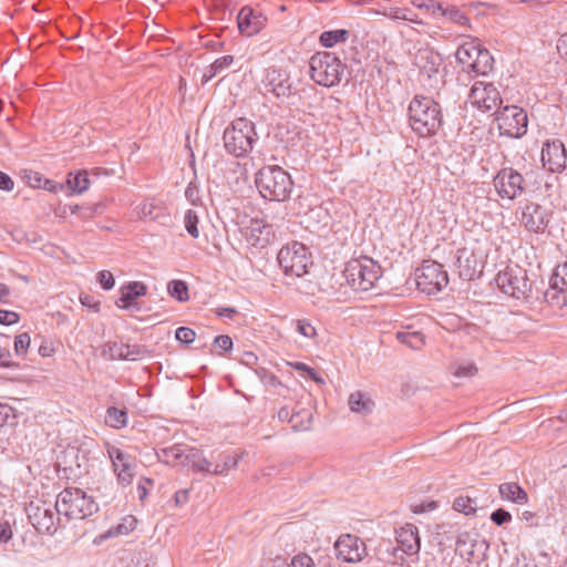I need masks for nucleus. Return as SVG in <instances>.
Returning a JSON list of instances; mask_svg holds the SVG:
<instances>
[{"label":"nucleus","instance_id":"nucleus-33","mask_svg":"<svg viewBox=\"0 0 567 567\" xmlns=\"http://www.w3.org/2000/svg\"><path fill=\"white\" fill-rule=\"evenodd\" d=\"M233 62H234L233 55H224V56L216 59L210 65L205 68L203 76H202V84H206L207 82H209L218 73H220L221 71L229 68Z\"/></svg>","mask_w":567,"mask_h":567},{"label":"nucleus","instance_id":"nucleus-21","mask_svg":"<svg viewBox=\"0 0 567 567\" xmlns=\"http://www.w3.org/2000/svg\"><path fill=\"white\" fill-rule=\"evenodd\" d=\"M398 550L409 555L415 556L421 548L420 536L417 527L412 524H406L396 529Z\"/></svg>","mask_w":567,"mask_h":567},{"label":"nucleus","instance_id":"nucleus-30","mask_svg":"<svg viewBox=\"0 0 567 567\" xmlns=\"http://www.w3.org/2000/svg\"><path fill=\"white\" fill-rule=\"evenodd\" d=\"M267 91L271 92L278 99L290 95L291 84L286 79H281V74L277 71L268 73Z\"/></svg>","mask_w":567,"mask_h":567},{"label":"nucleus","instance_id":"nucleus-36","mask_svg":"<svg viewBox=\"0 0 567 567\" xmlns=\"http://www.w3.org/2000/svg\"><path fill=\"white\" fill-rule=\"evenodd\" d=\"M187 465H190L193 468H195L198 472L212 473V474H213V468L215 466L214 463H212L206 457H204L202 455V453L196 449H193L192 451H189Z\"/></svg>","mask_w":567,"mask_h":567},{"label":"nucleus","instance_id":"nucleus-39","mask_svg":"<svg viewBox=\"0 0 567 567\" xmlns=\"http://www.w3.org/2000/svg\"><path fill=\"white\" fill-rule=\"evenodd\" d=\"M474 547L475 544L473 543L470 534L464 533L457 536L456 539V551L463 557H467V560L474 559Z\"/></svg>","mask_w":567,"mask_h":567},{"label":"nucleus","instance_id":"nucleus-42","mask_svg":"<svg viewBox=\"0 0 567 567\" xmlns=\"http://www.w3.org/2000/svg\"><path fill=\"white\" fill-rule=\"evenodd\" d=\"M453 507L457 512H461L465 515H471L476 511V501L468 496H460L455 498Z\"/></svg>","mask_w":567,"mask_h":567},{"label":"nucleus","instance_id":"nucleus-59","mask_svg":"<svg viewBox=\"0 0 567 567\" xmlns=\"http://www.w3.org/2000/svg\"><path fill=\"white\" fill-rule=\"evenodd\" d=\"M13 536L11 525L7 520H0V544H7Z\"/></svg>","mask_w":567,"mask_h":567},{"label":"nucleus","instance_id":"nucleus-27","mask_svg":"<svg viewBox=\"0 0 567 567\" xmlns=\"http://www.w3.org/2000/svg\"><path fill=\"white\" fill-rule=\"evenodd\" d=\"M348 404L352 412L361 415H368L372 413L375 405L371 396L361 391L351 393L348 400Z\"/></svg>","mask_w":567,"mask_h":567},{"label":"nucleus","instance_id":"nucleus-22","mask_svg":"<svg viewBox=\"0 0 567 567\" xmlns=\"http://www.w3.org/2000/svg\"><path fill=\"white\" fill-rule=\"evenodd\" d=\"M536 291L538 292L537 299H532V302H546L554 309L560 310L567 305V290L563 288L554 280H549V285L546 289L540 287H536Z\"/></svg>","mask_w":567,"mask_h":567},{"label":"nucleus","instance_id":"nucleus-10","mask_svg":"<svg viewBox=\"0 0 567 567\" xmlns=\"http://www.w3.org/2000/svg\"><path fill=\"white\" fill-rule=\"evenodd\" d=\"M27 516L39 534L54 535L58 530L59 515L55 504L35 501L25 507Z\"/></svg>","mask_w":567,"mask_h":567},{"label":"nucleus","instance_id":"nucleus-54","mask_svg":"<svg viewBox=\"0 0 567 567\" xmlns=\"http://www.w3.org/2000/svg\"><path fill=\"white\" fill-rule=\"evenodd\" d=\"M97 281L104 290H110L115 285L114 277L109 270L97 272Z\"/></svg>","mask_w":567,"mask_h":567},{"label":"nucleus","instance_id":"nucleus-55","mask_svg":"<svg viewBox=\"0 0 567 567\" xmlns=\"http://www.w3.org/2000/svg\"><path fill=\"white\" fill-rule=\"evenodd\" d=\"M291 567H316L313 559L307 554L295 556L289 563Z\"/></svg>","mask_w":567,"mask_h":567},{"label":"nucleus","instance_id":"nucleus-4","mask_svg":"<svg viewBox=\"0 0 567 567\" xmlns=\"http://www.w3.org/2000/svg\"><path fill=\"white\" fill-rule=\"evenodd\" d=\"M311 79L319 85L332 87L338 85L347 73V64L331 52H317L309 61Z\"/></svg>","mask_w":567,"mask_h":567},{"label":"nucleus","instance_id":"nucleus-3","mask_svg":"<svg viewBox=\"0 0 567 567\" xmlns=\"http://www.w3.org/2000/svg\"><path fill=\"white\" fill-rule=\"evenodd\" d=\"M497 287L505 293L518 300L532 302L537 299L536 282L528 277L527 270L515 265L497 274Z\"/></svg>","mask_w":567,"mask_h":567},{"label":"nucleus","instance_id":"nucleus-57","mask_svg":"<svg viewBox=\"0 0 567 567\" xmlns=\"http://www.w3.org/2000/svg\"><path fill=\"white\" fill-rule=\"evenodd\" d=\"M20 316L14 311L0 310V323L11 326L19 321Z\"/></svg>","mask_w":567,"mask_h":567},{"label":"nucleus","instance_id":"nucleus-29","mask_svg":"<svg viewBox=\"0 0 567 567\" xmlns=\"http://www.w3.org/2000/svg\"><path fill=\"white\" fill-rule=\"evenodd\" d=\"M501 497L504 501L513 502L516 504H525L528 501L527 493L516 482L503 483L498 487Z\"/></svg>","mask_w":567,"mask_h":567},{"label":"nucleus","instance_id":"nucleus-14","mask_svg":"<svg viewBox=\"0 0 567 567\" xmlns=\"http://www.w3.org/2000/svg\"><path fill=\"white\" fill-rule=\"evenodd\" d=\"M107 454L112 461L113 471L116 474L117 482L122 486H128L135 476L134 457L118 447L110 446Z\"/></svg>","mask_w":567,"mask_h":567},{"label":"nucleus","instance_id":"nucleus-26","mask_svg":"<svg viewBox=\"0 0 567 567\" xmlns=\"http://www.w3.org/2000/svg\"><path fill=\"white\" fill-rule=\"evenodd\" d=\"M193 447L186 445L175 444L165 449H162L158 456L166 463L187 465L189 451Z\"/></svg>","mask_w":567,"mask_h":567},{"label":"nucleus","instance_id":"nucleus-17","mask_svg":"<svg viewBox=\"0 0 567 567\" xmlns=\"http://www.w3.org/2000/svg\"><path fill=\"white\" fill-rule=\"evenodd\" d=\"M334 550L338 559L346 563H357L363 559L365 545L359 537L347 534L338 538Z\"/></svg>","mask_w":567,"mask_h":567},{"label":"nucleus","instance_id":"nucleus-37","mask_svg":"<svg viewBox=\"0 0 567 567\" xmlns=\"http://www.w3.org/2000/svg\"><path fill=\"white\" fill-rule=\"evenodd\" d=\"M136 527V519L134 516H126L122 519L121 523L112 526L107 529V532L103 535L104 538H111L118 535H127Z\"/></svg>","mask_w":567,"mask_h":567},{"label":"nucleus","instance_id":"nucleus-48","mask_svg":"<svg viewBox=\"0 0 567 567\" xmlns=\"http://www.w3.org/2000/svg\"><path fill=\"white\" fill-rule=\"evenodd\" d=\"M195 337V331L188 327H179L176 329L175 332L176 340L185 344H190L192 342H194Z\"/></svg>","mask_w":567,"mask_h":567},{"label":"nucleus","instance_id":"nucleus-12","mask_svg":"<svg viewBox=\"0 0 567 567\" xmlns=\"http://www.w3.org/2000/svg\"><path fill=\"white\" fill-rule=\"evenodd\" d=\"M497 195L503 199L514 200L525 192L523 175L513 167H504L493 178Z\"/></svg>","mask_w":567,"mask_h":567},{"label":"nucleus","instance_id":"nucleus-1","mask_svg":"<svg viewBox=\"0 0 567 567\" xmlns=\"http://www.w3.org/2000/svg\"><path fill=\"white\" fill-rule=\"evenodd\" d=\"M409 124L421 137L436 134L443 123L442 107L430 96L415 95L408 107Z\"/></svg>","mask_w":567,"mask_h":567},{"label":"nucleus","instance_id":"nucleus-52","mask_svg":"<svg viewBox=\"0 0 567 567\" xmlns=\"http://www.w3.org/2000/svg\"><path fill=\"white\" fill-rule=\"evenodd\" d=\"M443 16H447L449 19L460 25H465L468 22V18L460 10L452 8L447 11H441Z\"/></svg>","mask_w":567,"mask_h":567},{"label":"nucleus","instance_id":"nucleus-44","mask_svg":"<svg viewBox=\"0 0 567 567\" xmlns=\"http://www.w3.org/2000/svg\"><path fill=\"white\" fill-rule=\"evenodd\" d=\"M296 331L307 338V339H313L317 336V330L312 326V323L308 319H298L293 322Z\"/></svg>","mask_w":567,"mask_h":567},{"label":"nucleus","instance_id":"nucleus-51","mask_svg":"<svg viewBox=\"0 0 567 567\" xmlns=\"http://www.w3.org/2000/svg\"><path fill=\"white\" fill-rule=\"evenodd\" d=\"M214 348L220 350V354L224 352H227L231 350L233 348V340L227 334L217 336L214 339Z\"/></svg>","mask_w":567,"mask_h":567},{"label":"nucleus","instance_id":"nucleus-19","mask_svg":"<svg viewBox=\"0 0 567 567\" xmlns=\"http://www.w3.org/2000/svg\"><path fill=\"white\" fill-rule=\"evenodd\" d=\"M522 223L527 230L542 233L549 223V215L539 204L528 203L523 209Z\"/></svg>","mask_w":567,"mask_h":567},{"label":"nucleus","instance_id":"nucleus-9","mask_svg":"<svg viewBox=\"0 0 567 567\" xmlns=\"http://www.w3.org/2000/svg\"><path fill=\"white\" fill-rule=\"evenodd\" d=\"M495 114L501 135L520 138L526 134L528 116L524 109L517 105H506Z\"/></svg>","mask_w":567,"mask_h":567},{"label":"nucleus","instance_id":"nucleus-13","mask_svg":"<svg viewBox=\"0 0 567 567\" xmlns=\"http://www.w3.org/2000/svg\"><path fill=\"white\" fill-rule=\"evenodd\" d=\"M101 357L106 360L135 361L144 358L148 351L144 346L107 341L100 348Z\"/></svg>","mask_w":567,"mask_h":567},{"label":"nucleus","instance_id":"nucleus-35","mask_svg":"<svg viewBox=\"0 0 567 567\" xmlns=\"http://www.w3.org/2000/svg\"><path fill=\"white\" fill-rule=\"evenodd\" d=\"M105 423L114 429H122L127 424V411L116 406L106 410Z\"/></svg>","mask_w":567,"mask_h":567},{"label":"nucleus","instance_id":"nucleus-56","mask_svg":"<svg viewBox=\"0 0 567 567\" xmlns=\"http://www.w3.org/2000/svg\"><path fill=\"white\" fill-rule=\"evenodd\" d=\"M476 372H477V368L475 367V364H474V363H466V364H460V365L455 369L454 374H455L457 378H463V377H472V375H474Z\"/></svg>","mask_w":567,"mask_h":567},{"label":"nucleus","instance_id":"nucleus-5","mask_svg":"<svg viewBox=\"0 0 567 567\" xmlns=\"http://www.w3.org/2000/svg\"><path fill=\"white\" fill-rule=\"evenodd\" d=\"M223 141L228 154L235 157L246 156L258 141L255 124L245 117L234 120L224 131Z\"/></svg>","mask_w":567,"mask_h":567},{"label":"nucleus","instance_id":"nucleus-20","mask_svg":"<svg viewBox=\"0 0 567 567\" xmlns=\"http://www.w3.org/2000/svg\"><path fill=\"white\" fill-rule=\"evenodd\" d=\"M146 293L147 286L144 282L131 281L121 287V297L115 301V305L121 309L140 311L141 307L136 299L146 296Z\"/></svg>","mask_w":567,"mask_h":567},{"label":"nucleus","instance_id":"nucleus-38","mask_svg":"<svg viewBox=\"0 0 567 567\" xmlns=\"http://www.w3.org/2000/svg\"><path fill=\"white\" fill-rule=\"evenodd\" d=\"M349 38V31L344 29L324 31L320 35V43L324 48H332L337 43L344 42Z\"/></svg>","mask_w":567,"mask_h":567},{"label":"nucleus","instance_id":"nucleus-64","mask_svg":"<svg viewBox=\"0 0 567 567\" xmlns=\"http://www.w3.org/2000/svg\"><path fill=\"white\" fill-rule=\"evenodd\" d=\"M185 196L186 198L192 202L193 204L196 203L198 199V189L196 186L189 184L185 189Z\"/></svg>","mask_w":567,"mask_h":567},{"label":"nucleus","instance_id":"nucleus-6","mask_svg":"<svg viewBox=\"0 0 567 567\" xmlns=\"http://www.w3.org/2000/svg\"><path fill=\"white\" fill-rule=\"evenodd\" d=\"M55 508L69 519H83L96 513L99 506L84 491L68 487L58 495Z\"/></svg>","mask_w":567,"mask_h":567},{"label":"nucleus","instance_id":"nucleus-46","mask_svg":"<svg viewBox=\"0 0 567 567\" xmlns=\"http://www.w3.org/2000/svg\"><path fill=\"white\" fill-rule=\"evenodd\" d=\"M17 419L16 411L7 403H0V427L14 424Z\"/></svg>","mask_w":567,"mask_h":567},{"label":"nucleus","instance_id":"nucleus-16","mask_svg":"<svg viewBox=\"0 0 567 567\" xmlns=\"http://www.w3.org/2000/svg\"><path fill=\"white\" fill-rule=\"evenodd\" d=\"M543 166L551 173H561L566 168L567 151L560 140L547 141L542 150Z\"/></svg>","mask_w":567,"mask_h":567},{"label":"nucleus","instance_id":"nucleus-63","mask_svg":"<svg viewBox=\"0 0 567 567\" xmlns=\"http://www.w3.org/2000/svg\"><path fill=\"white\" fill-rule=\"evenodd\" d=\"M559 54L567 61V32L561 34L557 42Z\"/></svg>","mask_w":567,"mask_h":567},{"label":"nucleus","instance_id":"nucleus-31","mask_svg":"<svg viewBox=\"0 0 567 567\" xmlns=\"http://www.w3.org/2000/svg\"><path fill=\"white\" fill-rule=\"evenodd\" d=\"M395 338L400 343L413 350H420L425 343L424 334L420 331L410 330V327L406 330L395 332Z\"/></svg>","mask_w":567,"mask_h":567},{"label":"nucleus","instance_id":"nucleus-15","mask_svg":"<svg viewBox=\"0 0 567 567\" xmlns=\"http://www.w3.org/2000/svg\"><path fill=\"white\" fill-rule=\"evenodd\" d=\"M468 97L473 105L484 112L498 107L503 102L498 90L493 84L484 82H475Z\"/></svg>","mask_w":567,"mask_h":567},{"label":"nucleus","instance_id":"nucleus-41","mask_svg":"<svg viewBox=\"0 0 567 567\" xmlns=\"http://www.w3.org/2000/svg\"><path fill=\"white\" fill-rule=\"evenodd\" d=\"M65 458H70L69 467L72 468L73 465L78 468H85L87 463V457L84 452H81V450L78 446H68L64 451Z\"/></svg>","mask_w":567,"mask_h":567},{"label":"nucleus","instance_id":"nucleus-25","mask_svg":"<svg viewBox=\"0 0 567 567\" xmlns=\"http://www.w3.org/2000/svg\"><path fill=\"white\" fill-rule=\"evenodd\" d=\"M480 47L481 43L476 39H471L458 45L455 58L463 65L464 70L472 72L473 60H475L476 54L480 52Z\"/></svg>","mask_w":567,"mask_h":567},{"label":"nucleus","instance_id":"nucleus-32","mask_svg":"<svg viewBox=\"0 0 567 567\" xmlns=\"http://www.w3.org/2000/svg\"><path fill=\"white\" fill-rule=\"evenodd\" d=\"M493 62L494 59L489 51L481 45L480 52L473 60L472 72L476 75H487L493 70Z\"/></svg>","mask_w":567,"mask_h":567},{"label":"nucleus","instance_id":"nucleus-28","mask_svg":"<svg viewBox=\"0 0 567 567\" xmlns=\"http://www.w3.org/2000/svg\"><path fill=\"white\" fill-rule=\"evenodd\" d=\"M460 277L472 280L477 274V260L474 254H468L466 250L458 251L456 258Z\"/></svg>","mask_w":567,"mask_h":567},{"label":"nucleus","instance_id":"nucleus-45","mask_svg":"<svg viewBox=\"0 0 567 567\" xmlns=\"http://www.w3.org/2000/svg\"><path fill=\"white\" fill-rule=\"evenodd\" d=\"M238 456L225 455L220 463H216L213 468V474L224 475L229 470L235 468L238 464Z\"/></svg>","mask_w":567,"mask_h":567},{"label":"nucleus","instance_id":"nucleus-49","mask_svg":"<svg viewBox=\"0 0 567 567\" xmlns=\"http://www.w3.org/2000/svg\"><path fill=\"white\" fill-rule=\"evenodd\" d=\"M30 346V336L27 332L20 333L14 339V351L18 355L27 352Z\"/></svg>","mask_w":567,"mask_h":567},{"label":"nucleus","instance_id":"nucleus-24","mask_svg":"<svg viewBox=\"0 0 567 567\" xmlns=\"http://www.w3.org/2000/svg\"><path fill=\"white\" fill-rule=\"evenodd\" d=\"M277 417L281 422H289L295 431H306L310 427L312 414L306 409L290 413L287 406L279 409Z\"/></svg>","mask_w":567,"mask_h":567},{"label":"nucleus","instance_id":"nucleus-7","mask_svg":"<svg viewBox=\"0 0 567 567\" xmlns=\"http://www.w3.org/2000/svg\"><path fill=\"white\" fill-rule=\"evenodd\" d=\"M343 276L353 290L368 291L381 278L382 269L372 258L363 256L349 260Z\"/></svg>","mask_w":567,"mask_h":567},{"label":"nucleus","instance_id":"nucleus-50","mask_svg":"<svg viewBox=\"0 0 567 567\" xmlns=\"http://www.w3.org/2000/svg\"><path fill=\"white\" fill-rule=\"evenodd\" d=\"M550 279L567 290V261L556 267Z\"/></svg>","mask_w":567,"mask_h":567},{"label":"nucleus","instance_id":"nucleus-61","mask_svg":"<svg viewBox=\"0 0 567 567\" xmlns=\"http://www.w3.org/2000/svg\"><path fill=\"white\" fill-rule=\"evenodd\" d=\"M13 185L14 183L12 178L8 174L0 171V189L9 192L13 189Z\"/></svg>","mask_w":567,"mask_h":567},{"label":"nucleus","instance_id":"nucleus-8","mask_svg":"<svg viewBox=\"0 0 567 567\" xmlns=\"http://www.w3.org/2000/svg\"><path fill=\"white\" fill-rule=\"evenodd\" d=\"M277 259L285 275L289 277H301L308 274V267L312 264L308 248L299 241H292L282 247Z\"/></svg>","mask_w":567,"mask_h":567},{"label":"nucleus","instance_id":"nucleus-47","mask_svg":"<svg viewBox=\"0 0 567 567\" xmlns=\"http://www.w3.org/2000/svg\"><path fill=\"white\" fill-rule=\"evenodd\" d=\"M256 373L262 384L267 388H278L282 385L281 381L274 373L268 372L264 368L257 370Z\"/></svg>","mask_w":567,"mask_h":567},{"label":"nucleus","instance_id":"nucleus-18","mask_svg":"<svg viewBox=\"0 0 567 567\" xmlns=\"http://www.w3.org/2000/svg\"><path fill=\"white\" fill-rule=\"evenodd\" d=\"M442 63V55L429 45L420 48L414 55V65L429 79L439 73Z\"/></svg>","mask_w":567,"mask_h":567},{"label":"nucleus","instance_id":"nucleus-2","mask_svg":"<svg viewBox=\"0 0 567 567\" xmlns=\"http://www.w3.org/2000/svg\"><path fill=\"white\" fill-rule=\"evenodd\" d=\"M260 195L268 200L286 202L293 190L290 174L278 165L261 167L255 178Z\"/></svg>","mask_w":567,"mask_h":567},{"label":"nucleus","instance_id":"nucleus-58","mask_svg":"<svg viewBox=\"0 0 567 567\" xmlns=\"http://www.w3.org/2000/svg\"><path fill=\"white\" fill-rule=\"evenodd\" d=\"M155 209H156V207L153 203L146 202L140 206V214L144 218H150L152 220H156L159 217V215L155 214Z\"/></svg>","mask_w":567,"mask_h":567},{"label":"nucleus","instance_id":"nucleus-62","mask_svg":"<svg viewBox=\"0 0 567 567\" xmlns=\"http://www.w3.org/2000/svg\"><path fill=\"white\" fill-rule=\"evenodd\" d=\"M236 313L237 310L234 307H219L216 309V315L219 318L233 319Z\"/></svg>","mask_w":567,"mask_h":567},{"label":"nucleus","instance_id":"nucleus-40","mask_svg":"<svg viewBox=\"0 0 567 567\" xmlns=\"http://www.w3.org/2000/svg\"><path fill=\"white\" fill-rule=\"evenodd\" d=\"M167 291L171 297L175 298L179 302H184L189 299L187 284L183 280H171L167 284Z\"/></svg>","mask_w":567,"mask_h":567},{"label":"nucleus","instance_id":"nucleus-23","mask_svg":"<svg viewBox=\"0 0 567 567\" xmlns=\"http://www.w3.org/2000/svg\"><path fill=\"white\" fill-rule=\"evenodd\" d=\"M237 22L240 33L246 37H252L264 27V18L261 14H256L249 7H244L239 11Z\"/></svg>","mask_w":567,"mask_h":567},{"label":"nucleus","instance_id":"nucleus-34","mask_svg":"<svg viewBox=\"0 0 567 567\" xmlns=\"http://www.w3.org/2000/svg\"><path fill=\"white\" fill-rule=\"evenodd\" d=\"M66 184L70 189L74 193L82 194L90 186V179L86 171H79L76 173H70L66 179Z\"/></svg>","mask_w":567,"mask_h":567},{"label":"nucleus","instance_id":"nucleus-11","mask_svg":"<svg viewBox=\"0 0 567 567\" xmlns=\"http://www.w3.org/2000/svg\"><path fill=\"white\" fill-rule=\"evenodd\" d=\"M417 288L426 295L440 292L449 284L447 272L436 261H424L415 274Z\"/></svg>","mask_w":567,"mask_h":567},{"label":"nucleus","instance_id":"nucleus-43","mask_svg":"<svg viewBox=\"0 0 567 567\" xmlns=\"http://www.w3.org/2000/svg\"><path fill=\"white\" fill-rule=\"evenodd\" d=\"M198 221H199V219H198V215L196 214V212L188 209L185 213V216H184L185 228H186L187 233L193 238H197L199 236Z\"/></svg>","mask_w":567,"mask_h":567},{"label":"nucleus","instance_id":"nucleus-60","mask_svg":"<svg viewBox=\"0 0 567 567\" xmlns=\"http://www.w3.org/2000/svg\"><path fill=\"white\" fill-rule=\"evenodd\" d=\"M104 209H105V204L102 202L96 203L92 206H86L85 213L82 214V217L83 218H92L95 215L102 214L104 212Z\"/></svg>","mask_w":567,"mask_h":567},{"label":"nucleus","instance_id":"nucleus-53","mask_svg":"<svg viewBox=\"0 0 567 567\" xmlns=\"http://www.w3.org/2000/svg\"><path fill=\"white\" fill-rule=\"evenodd\" d=\"M491 520L497 525V526H502L506 523H509L512 520V515L509 512L503 509V508H498L496 511H494L492 514H491Z\"/></svg>","mask_w":567,"mask_h":567}]
</instances>
